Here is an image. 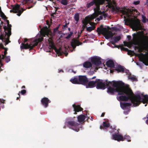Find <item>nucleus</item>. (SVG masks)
Masks as SVG:
<instances>
[{"instance_id":"1","label":"nucleus","mask_w":148,"mask_h":148,"mask_svg":"<svg viewBox=\"0 0 148 148\" xmlns=\"http://www.w3.org/2000/svg\"><path fill=\"white\" fill-rule=\"evenodd\" d=\"M112 86L114 88H108L107 92L110 94L117 92L118 93L116 98L119 101H126L130 99L134 106H138L141 101H143V103L148 101V95H144L143 93L138 92L135 96L129 87L121 86L119 82H114Z\"/></svg>"},{"instance_id":"2","label":"nucleus","mask_w":148,"mask_h":148,"mask_svg":"<svg viewBox=\"0 0 148 148\" xmlns=\"http://www.w3.org/2000/svg\"><path fill=\"white\" fill-rule=\"evenodd\" d=\"M122 13L123 15L125 23L127 22L132 26L133 29L137 31L141 29L142 28L140 21L136 18V15L138 12L135 10L129 9L123 10Z\"/></svg>"},{"instance_id":"3","label":"nucleus","mask_w":148,"mask_h":148,"mask_svg":"<svg viewBox=\"0 0 148 148\" xmlns=\"http://www.w3.org/2000/svg\"><path fill=\"white\" fill-rule=\"evenodd\" d=\"M94 13L91 16H88L85 17L84 19V28L86 26V25L88 23L92 25L91 27H88L86 28V30L87 31L90 32L95 28V23L93 22H90V21L92 20L94 18L98 16L99 15H100L99 17L97 18V19L98 21H99L103 19V17L104 18H106L107 16L104 11L101 12L100 10V8L99 5H97L96 8L94 9Z\"/></svg>"},{"instance_id":"4","label":"nucleus","mask_w":148,"mask_h":148,"mask_svg":"<svg viewBox=\"0 0 148 148\" xmlns=\"http://www.w3.org/2000/svg\"><path fill=\"white\" fill-rule=\"evenodd\" d=\"M51 31L47 26L45 27L40 29V34L42 36L38 39H35L31 42L30 44L28 43L25 44L27 41V39L25 38L24 39V43H21V49H29V50H32L34 47L37 46L39 42H42L43 40V37L45 36L46 35L49 34Z\"/></svg>"},{"instance_id":"5","label":"nucleus","mask_w":148,"mask_h":148,"mask_svg":"<svg viewBox=\"0 0 148 148\" xmlns=\"http://www.w3.org/2000/svg\"><path fill=\"white\" fill-rule=\"evenodd\" d=\"M88 80L86 77L84 76V86H86V88H91L94 87L95 85H97L96 88L98 89H104L106 88V86L108 85V83L107 81H105L100 79H96L95 81H90L88 83Z\"/></svg>"},{"instance_id":"6","label":"nucleus","mask_w":148,"mask_h":148,"mask_svg":"<svg viewBox=\"0 0 148 148\" xmlns=\"http://www.w3.org/2000/svg\"><path fill=\"white\" fill-rule=\"evenodd\" d=\"M90 60L93 64L92 66L90 62H86L84 63V67L88 68L91 67L96 71L99 68V66L101 64V58L99 57L95 56L91 57Z\"/></svg>"},{"instance_id":"7","label":"nucleus","mask_w":148,"mask_h":148,"mask_svg":"<svg viewBox=\"0 0 148 148\" xmlns=\"http://www.w3.org/2000/svg\"><path fill=\"white\" fill-rule=\"evenodd\" d=\"M97 31L99 34H103L107 39L111 38L114 35V34L110 30L108 27L98 28Z\"/></svg>"},{"instance_id":"8","label":"nucleus","mask_w":148,"mask_h":148,"mask_svg":"<svg viewBox=\"0 0 148 148\" xmlns=\"http://www.w3.org/2000/svg\"><path fill=\"white\" fill-rule=\"evenodd\" d=\"M68 127L75 131L78 132L79 130L81 125L78 124L76 122L73 121H70L66 122Z\"/></svg>"},{"instance_id":"9","label":"nucleus","mask_w":148,"mask_h":148,"mask_svg":"<svg viewBox=\"0 0 148 148\" xmlns=\"http://www.w3.org/2000/svg\"><path fill=\"white\" fill-rule=\"evenodd\" d=\"M70 81L73 84L83 85V75H79L78 77L75 76L71 79Z\"/></svg>"},{"instance_id":"10","label":"nucleus","mask_w":148,"mask_h":148,"mask_svg":"<svg viewBox=\"0 0 148 148\" xmlns=\"http://www.w3.org/2000/svg\"><path fill=\"white\" fill-rule=\"evenodd\" d=\"M25 10L23 8L22 9V10H20L19 5L18 4H17L13 7L12 10H10V12H12L14 13H18L17 15L18 16H20Z\"/></svg>"},{"instance_id":"11","label":"nucleus","mask_w":148,"mask_h":148,"mask_svg":"<svg viewBox=\"0 0 148 148\" xmlns=\"http://www.w3.org/2000/svg\"><path fill=\"white\" fill-rule=\"evenodd\" d=\"M80 34H81L78 35L77 39H78L80 37ZM82 42L79 41L78 39L73 38L71 40V45L73 49H74L76 47V46H78L79 45H82Z\"/></svg>"},{"instance_id":"12","label":"nucleus","mask_w":148,"mask_h":148,"mask_svg":"<svg viewBox=\"0 0 148 148\" xmlns=\"http://www.w3.org/2000/svg\"><path fill=\"white\" fill-rule=\"evenodd\" d=\"M138 57L141 61L146 65H148V55L143 53L138 54Z\"/></svg>"},{"instance_id":"13","label":"nucleus","mask_w":148,"mask_h":148,"mask_svg":"<svg viewBox=\"0 0 148 148\" xmlns=\"http://www.w3.org/2000/svg\"><path fill=\"white\" fill-rule=\"evenodd\" d=\"M140 48L142 49L140 50L139 49V50L140 51L143 49H147L148 48V38L147 36H144L143 38Z\"/></svg>"},{"instance_id":"14","label":"nucleus","mask_w":148,"mask_h":148,"mask_svg":"<svg viewBox=\"0 0 148 148\" xmlns=\"http://www.w3.org/2000/svg\"><path fill=\"white\" fill-rule=\"evenodd\" d=\"M41 102L45 108H47L49 106V103H51V101L48 98L44 97L41 99Z\"/></svg>"},{"instance_id":"15","label":"nucleus","mask_w":148,"mask_h":148,"mask_svg":"<svg viewBox=\"0 0 148 148\" xmlns=\"http://www.w3.org/2000/svg\"><path fill=\"white\" fill-rule=\"evenodd\" d=\"M112 139L118 141H123L124 140L123 137L121 134L118 133H115L112 135Z\"/></svg>"},{"instance_id":"16","label":"nucleus","mask_w":148,"mask_h":148,"mask_svg":"<svg viewBox=\"0 0 148 148\" xmlns=\"http://www.w3.org/2000/svg\"><path fill=\"white\" fill-rule=\"evenodd\" d=\"M72 106L74 108V110L75 112L74 113L75 114H77V112L82 111L83 109L79 105H76L74 104Z\"/></svg>"},{"instance_id":"17","label":"nucleus","mask_w":148,"mask_h":148,"mask_svg":"<svg viewBox=\"0 0 148 148\" xmlns=\"http://www.w3.org/2000/svg\"><path fill=\"white\" fill-rule=\"evenodd\" d=\"M5 33L6 34V35H7V38H5L4 39V42L5 43L4 44L5 45H6L8 44L9 42H10V41L9 40V38L10 36L11 35V31H10V30H9L8 31L5 32Z\"/></svg>"},{"instance_id":"18","label":"nucleus","mask_w":148,"mask_h":148,"mask_svg":"<svg viewBox=\"0 0 148 148\" xmlns=\"http://www.w3.org/2000/svg\"><path fill=\"white\" fill-rule=\"evenodd\" d=\"M131 105V104L130 103L125 102L120 103L121 107L123 110L128 109Z\"/></svg>"},{"instance_id":"19","label":"nucleus","mask_w":148,"mask_h":148,"mask_svg":"<svg viewBox=\"0 0 148 148\" xmlns=\"http://www.w3.org/2000/svg\"><path fill=\"white\" fill-rule=\"evenodd\" d=\"M121 38V37L120 36L114 37L111 39V42L113 45H114L115 43L119 41Z\"/></svg>"},{"instance_id":"20","label":"nucleus","mask_w":148,"mask_h":148,"mask_svg":"<svg viewBox=\"0 0 148 148\" xmlns=\"http://www.w3.org/2000/svg\"><path fill=\"white\" fill-rule=\"evenodd\" d=\"M106 64L107 66L111 68L114 67V64L113 61L112 60H109L106 62Z\"/></svg>"},{"instance_id":"21","label":"nucleus","mask_w":148,"mask_h":148,"mask_svg":"<svg viewBox=\"0 0 148 148\" xmlns=\"http://www.w3.org/2000/svg\"><path fill=\"white\" fill-rule=\"evenodd\" d=\"M6 21L8 24V27H7L6 26H5L3 27V29L5 30H7V31H9V30H10V31H11V27L12 25H11L9 24V20L6 19Z\"/></svg>"},{"instance_id":"22","label":"nucleus","mask_w":148,"mask_h":148,"mask_svg":"<svg viewBox=\"0 0 148 148\" xmlns=\"http://www.w3.org/2000/svg\"><path fill=\"white\" fill-rule=\"evenodd\" d=\"M108 120H106L103 123V125L104 127L108 128L110 127V129H112V126H110L109 123L108 122Z\"/></svg>"},{"instance_id":"23","label":"nucleus","mask_w":148,"mask_h":148,"mask_svg":"<svg viewBox=\"0 0 148 148\" xmlns=\"http://www.w3.org/2000/svg\"><path fill=\"white\" fill-rule=\"evenodd\" d=\"M78 121L79 123L83 122V114H82L79 116L77 117Z\"/></svg>"},{"instance_id":"24","label":"nucleus","mask_w":148,"mask_h":148,"mask_svg":"<svg viewBox=\"0 0 148 148\" xmlns=\"http://www.w3.org/2000/svg\"><path fill=\"white\" fill-rule=\"evenodd\" d=\"M49 46L51 47V48L53 49H55V46L54 45V43L53 42L52 40H49Z\"/></svg>"},{"instance_id":"25","label":"nucleus","mask_w":148,"mask_h":148,"mask_svg":"<svg viewBox=\"0 0 148 148\" xmlns=\"http://www.w3.org/2000/svg\"><path fill=\"white\" fill-rule=\"evenodd\" d=\"M116 70L118 72H123L124 71V68L121 66H119Z\"/></svg>"},{"instance_id":"26","label":"nucleus","mask_w":148,"mask_h":148,"mask_svg":"<svg viewBox=\"0 0 148 148\" xmlns=\"http://www.w3.org/2000/svg\"><path fill=\"white\" fill-rule=\"evenodd\" d=\"M0 16L4 20L6 19L7 18L4 14L2 12L1 10V8L0 6Z\"/></svg>"},{"instance_id":"27","label":"nucleus","mask_w":148,"mask_h":148,"mask_svg":"<svg viewBox=\"0 0 148 148\" xmlns=\"http://www.w3.org/2000/svg\"><path fill=\"white\" fill-rule=\"evenodd\" d=\"M128 79L132 81H136L137 80L136 77L134 75L132 76H129L128 77Z\"/></svg>"},{"instance_id":"28","label":"nucleus","mask_w":148,"mask_h":148,"mask_svg":"<svg viewBox=\"0 0 148 148\" xmlns=\"http://www.w3.org/2000/svg\"><path fill=\"white\" fill-rule=\"evenodd\" d=\"M74 18L75 20L77 21V22H78L79 19V15L78 13L76 14L74 16Z\"/></svg>"},{"instance_id":"29","label":"nucleus","mask_w":148,"mask_h":148,"mask_svg":"<svg viewBox=\"0 0 148 148\" xmlns=\"http://www.w3.org/2000/svg\"><path fill=\"white\" fill-rule=\"evenodd\" d=\"M60 2L61 4L64 5H66L68 3L67 0H61Z\"/></svg>"},{"instance_id":"30","label":"nucleus","mask_w":148,"mask_h":148,"mask_svg":"<svg viewBox=\"0 0 148 148\" xmlns=\"http://www.w3.org/2000/svg\"><path fill=\"white\" fill-rule=\"evenodd\" d=\"M53 49L55 50V51L56 52L57 54H59L60 55L61 54V53L60 49H57L56 47L55 49Z\"/></svg>"},{"instance_id":"31","label":"nucleus","mask_w":148,"mask_h":148,"mask_svg":"<svg viewBox=\"0 0 148 148\" xmlns=\"http://www.w3.org/2000/svg\"><path fill=\"white\" fill-rule=\"evenodd\" d=\"M142 21L143 23H145L146 22H148V21H147V19L146 18L145 16L143 15H142Z\"/></svg>"},{"instance_id":"32","label":"nucleus","mask_w":148,"mask_h":148,"mask_svg":"<svg viewBox=\"0 0 148 148\" xmlns=\"http://www.w3.org/2000/svg\"><path fill=\"white\" fill-rule=\"evenodd\" d=\"M125 140H126L128 141H130L131 140H130V137L128 136H125L123 137Z\"/></svg>"},{"instance_id":"33","label":"nucleus","mask_w":148,"mask_h":148,"mask_svg":"<svg viewBox=\"0 0 148 148\" xmlns=\"http://www.w3.org/2000/svg\"><path fill=\"white\" fill-rule=\"evenodd\" d=\"M73 34V32H70V33L69 34L68 36L65 37L66 39H68L70 38Z\"/></svg>"},{"instance_id":"34","label":"nucleus","mask_w":148,"mask_h":148,"mask_svg":"<svg viewBox=\"0 0 148 148\" xmlns=\"http://www.w3.org/2000/svg\"><path fill=\"white\" fill-rule=\"evenodd\" d=\"M59 27V25L58 26H57L56 28H55L53 29V32L54 33H56L58 30V29Z\"/></svg>"},{"instance_id":"35","label":"nucleus","mask_w":148,"mask_h":148,"mask_svg":"<svg viewBox=\"0 0 148 148\" xmlns=\"http://www.w3.org/2000/svg\"><path fill=\"white\" fill-rule=\"evenodd\" d=\"M5 60L6 62H8L10 61V57L9 56H6L5 58Z\"/></svg>"},{"instance_id":"36","label":"nucleus","mask_w":148,"mask_h":148,"mask_svg":"<svg viewBox=\"0 0 148 148\" xmlns=\"http://www.w3.org/2000/svg\"><path fill=\"white\" fill-rule=\"evenodd\" d=\"M133 40L134 42H137L138 41L137 36L136 35L135 36H134Z\"/></svg>"},{"instance_id":"37","label":"nucleus","mask_w":148,"mask_h":148,"mask_svg":"<svg viewBox=\"0 0 148 148\" xmlns=\"http://www.w3.org/2000/svg\"><path fill=\"white\" fill-rule=\"evenodd\" d=\"M123 72L125 73H127V74L129 75H131V74L129 72V71L126 69H124V71Z\"/></svg>"},{"instance_id":"38","label":"nucleus","mask_w":148,"mask_h":148,"mask_svg":"<svg viewBox=\"0 0 148 148\" xmlns=\"http://www.w3.org/2000/svg\"><path fill=\"white\" fill-rule=\"evenodd\" d=\"M84 121H87L88 120V116L87 114L86 115H84Z\"/></svg>"},{"instance_id":"39","label":"nucleus","mask_w":148,"mask_h":148,"mask_svg":"<svg viewBox=\"0 0 148 148\" xmlns=\"http://www.w3.org/2000/svg\"><path fill=\"white\" fill-rule=\"evenodd\" d=\"M26 92V90H23L21 91V93L22 95H24Z\"/></svg>"},{"instance_id":"40","label":"nucleus","mask_w":148,"mask_h":148,"mask_svg":"<svg viewBox=\"0 0 148 148\" xmlns=\"http://www.w3.org/2000/svg\"><path fill=\"white\" fill-rule=\"evenodd\" d=\"M0 39L1 40L3 41V40L4 39V36L3 34H1L0 35Z\"/></svg>"},{"instance_id":"41","label":"nucleus","mask_w":148,"mask_h":148,"mask_svg":"<svg viewBox=\"0 0 148 148\" xmlns=\"http://www.w3.org/2000/svg\"><path fill=\"white\" fill-rule=\"evenodd\" d=\"M82 29L81 30V32H82L83 31V19L82 20Z\"/></svg>"},{"instance_id":"42","label":"nucleus","mask_w":148,"mask_h":148,"mask_svg":"<svg viewBox=\"0 0 148 148\" xmlns=\"http://www.w3.org/2000/svg\"><path fill=\"white\" fill-rule=\"evenodd\" d=\"M2 46L3 48H4V49H5V51H4V54L5 55L7 54V49H5V47H3V45H2Z\"/></svg>"},{"instance_id":"43","label":"nucleus","mask_w":148,"mask_h":148,"mask_svg":"<svg viewBox=\"0 0 148 148\" xmlns=\"http://www.w3.org/2000/svg\"><path fill=\"white\" fill-rule=\"evenodd\" d=\"M69 23H66L65 25H64L63 27H62V28H63V27H67V25L69 24Z\"/></svg>"},{"instance_id":"44","label":"nucleus","mask_w":148,"mask_h":148,"mask_svg":"<svg viewBox=\"0 0 148 148\" xmlns=\"http://www.w3.org/2000/svg\"><path fill=\"white\" fill-rule=\"evenodd\" d=\"M139 2L140 1H135L134 2V4L135 5H137L139 3Z\"/></svg>"},{"instance_id":"45","label":"nucleus","mask_w":148,"mask_h":148,"mask_svg":"<svg viewBox=\"0 0 148 148\" xmlns=\"http://www.w3.org/2000/svg\"><path fill=\"white\" fill-rule=\"evenodd\" d=\"M146 117L147 118V119L146 121V123L148 125V114L147 116Z\"/></svg>"},{"instance_id":"46","label":"nucleus","mask_w":148,"mask_h":148,"mask_svg":"<svg viewBox=\"0 0 148 148\" xmlns=\"http://www.w3.org/2000/svg\"><path fill=\"white\" fill-rule=\"evenodd\" d=\"M93 3H94L93 2L90 3L89 4L88 6H90L91 5H92L93 4Z\"/></svg>"},{"instance_id":"47","label":"nucleus","mask_w":148,"mask_h":148,"mask_svg":"<svg viewBox=\"0 0 148 148\" xmlns=\"http://www.w3.org/2000/svg\"><path fill=\"white\" fill-rule=\"evenodd\" d=\"M54 7L55 8V9H56V11H57V10H58L59 9V8L58 7Z\"/></svg>"},{"instance_id":"48","label":"nucleus","mask_w":148,"mask_h":148,"mask_svg":"<svg viewBox=\"0 0 148 148\" xmlns=\"http://www.w3.org/2000/svg\"><path fill=\"white\" fill-rule=\"evenodd\" d=\"M4 101H5L4 100H3L1 101V103H4Z\"/></svg>"},{"instance_id":"49","label":"nucleus","mask_w":148,"mask_h":148,"mask_svg":"<svg viewBox=\"0 0 148 148\" xmlns=\"http://www.w3.org/2000/svg\"><path fill=\"white\" fill-rule=\"evenodd\" d=\"M21 93V91H20V92H19L18 94V95H19V97H20V95Z\"/></svg>"},{"instance_id":"50","label":"nucleus","mask_w":148,"mask_h":148,"mask_svg":"<svg viewBox=\"0 0 148 148\" xmlns=\"http://www.w3.org/2000/svg\"><path fill=\"white\" fill-rule=\"evenodd\" d=\"M104 114H105V113H102V114H101V117L103 116H104Z\"/></svg>"},{"instance_id":"51","label":"nucleus","mask_w":148,"mask_h":148,"mask_svg":"<svg viewBox=\"0 0 148 148\" xmlns=\"http://www.w3.org/2000/svg\"><path fill=\"white\" fill-rule=\"evenodd\" d=\"M72 71L74 73H76V71H74L73 70H72Z\"/></svg>"},{"instance_id":"52","label":"nucleus","mask_w":148,"mask_h":148,"mask_svg":"<svg viewBox=\"0 0 148 148\" xmlns=\"http://www.w3.org/2000/svg\"><path fill=\"white\" fill-rule=\"evenodd\" d=\"M25 88V86H23L22 87H21V88L22 89H23V88Z\"/></svg>"},{"instance_id":"53","label":"nucleus","mask_w":148,"mask_h":148,"mask_svg":"<svg viewBox=\"0 0 148 148\" xmlns=\"http://www.w3.org/2000/svg\"><path fill=\"white\" fill-rule=\"evenodd\" d=\"M64 54L65 55V56H67V55H68V53H64Z\"/></svg>"},{"instance_id":"54","label":"nucleus","mask_w":148,"mask_h":148,"mask_svg":"<svg viewBox=\"0 0 148 148\" xmlns=\"http://www.w3.org/2000/svg\"><path fill=\"white\" fill-rule=\"evenodd\" d=\"M56 11H55V12H54V13H53V15H55V14H56Z\"/></svg>"},{"instance_id":"55","label":"nucleus","mask_w":148,"mask_h":148,"mask_svg":"<svg viewBox=\"0 0 148 148\" xmlns=\"http://www.w3.org/2000/svg\"><path fill=\"white\" fill-rule=\"evenodd\" d=\"M103 128V127H102V126H100V128L101 129H102V128Z\"/></svg>"},{"instance_id":"56","label":"nucleus","mask_w":148,"mask_h":148,"mask_svg":"<svg viewBox=\"0 0 148 148\" xmlns=\"http://www.w3.org/2000/svg\"><path fill=\"white\" fill-rule=\"evenodd\" d=\"M128 112L127 113L126 112H125V111H124V113L125 114H127Z\"/></svg>"},{"instance_id":"57","label":"nucleus","mask_w":148,"mask_h":148,"mask_svg":"<svg viewBox=\"0 0 148 148\" xmlns=\"http://www.w3.org/2000/svg\"><path fill=\"white\" fill-rule=\"evenodd\" d=\"M59 72L62 71L63 72V71L62 70H59Z\"/></svg>"},{"instance_id":"58","label":"nucleus","mask_w":148,"mask_h":148,"mask_svg":"<svg viewBox=\"0 0 148 148\" xmlns=\"http://www.w3.org/2000/svg\"><path fill=\"white\" fill-rule=\"evenodd\" d=\"M68 30H69V31H70V30H71V29H70V28H69V27L68 28Z\"/></svg>"},{"instance_id":"59","label":"nucleus","mask_w":148,"mask_h":148,"mask_svg":"<svg viewBox=\"0 0 148 148\" xmlns=\"http://www.w3.org/2000/svg\"><path fill=\"white\" fill-rule=\"evenodd\" d=\"M47 25H49V22H47Z\"/></svg>"},{"instance_id":"60","label":"nucleus","mask_w":148,"mask_h":148,"mask_svg":"<svg viewBox=\"0 0 148 148\" xmlns=\"http://www.w3.org/2000/svg\"><path fill=\"white\" fill-rule=\"evenodd\" d=\"M85 113H87V112L86 111H84V114H85Z\"/></svg>"},{"instance_id":"61","label":"nucleus","mask_w":148,"mask_h":148,"mask_svg":"<svg viewBox=\"0 0 148 148\" xmlns=\"http://www.w3.org/2000/svg\"><path fill=\"white\" fill-rule=\"evenodd\" d=\"M95 77H92V79H94V78H95Z\"/></svg>"},{"instance_id":"62","label":"nucleus","mask_w":148,"mask_h":148,"mask_svg":"<svg viewBox=\"0 0 148 148\" xmlns=\"http://www.w3.org/2000/svg\"><path fill=\"white\" fill-rule=\"evenodd\" d=\"M19 97H17V98H16V100H18V99H19Z\"/></svg>"},{"instance_id":"63","label":"nucleus","mask_w":148,"mask_h":148,"mask_svg":"<svg viewBox=\"0 0 148 148\" xmlns=\"http://www.w3.org/2000/svg\"><path fill=\"white\" fill-rule=\"evenodd\" d=\"M31 8V7H28V9H30V8Z\"/></svg>"},{"instance_id":"64","label":"nucleus","mask_w":148,"mask_h":148,"mask_svg":"<svg viewBox=\"0 0 148 148\" xmlns=\"http://www.w3.org/2000/svg\"><path fill=\"white\" fill-rule=\"evenodd\" d=\"M147 21H148V19H147Z\"/></svg>"}]
</instances>
